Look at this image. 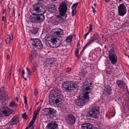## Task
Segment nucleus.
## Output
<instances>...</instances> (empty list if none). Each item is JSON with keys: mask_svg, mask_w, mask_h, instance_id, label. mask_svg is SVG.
Segmentation results:
<instances>
[{"mask_svg": "<svg viewBox=\"0 0 129 129\" xmlns=\"http://www.w3.org/2000/svg\"><path fill=\"white\" fill-rule=\"evenodd\" d=\"M57 40L58 41L56 38L53 37L50 40H47V42L50 47L53 48H56L59 46L61 44V42L59 41L58 39Z\"/></svg>", "mask_w": 129, "mask_h": 129, "instance_id": "obj_7", "label": "nucleus"}, {"mask_svg": "<svg viewBox=\"0 0 129 129\" xmlns=\"http://www.w3.org/2000/svg\"><path fill=\"white\" fill-rule=\"evenodd\" d=\"M11 9L10 7H9L8 8V12L9 13Z\"/></svg>", "mask_w": 129, "mask_h": 129, "instance_id": "obj_54", "label": "nucleus"}, {"mask_svg": "<svg viewBox=\"0 0 129 129\" xmlns=\"http://www.w3.org/2000/svg\"><path fill=\"white\" fill-rule=\"evenodd\" d=\"M109 58L111 63L113 65H116L117 61V57L113 49H110L109 51Z\"/></svg>", "mask_w": 129, "mask_h": 129, "instance_id": "obj_8", "label": "nucleus"}, {"mask_svg": "<svg viewBox=\"0 0 129 129\" xmlns=\"http://www.w3.org/2000/svg\"><path fill=\"white\" fill-rule=\"evenodd\" d=\"M71 68H69L66 69V71L67 72H70L71 70Z\"/></svg>", "mask_w": 129, "mask_h": 129, "instance_id": "obj_51", "label": "nucleus"}, {"mask_svg": "<svg viewBox=\"0 0 129 129\" xmlns=\"http://www.w3.org/2000/svg\"><path fill=\"white\" fill-rule=\"evenodd\" d=\"M89 32H87V33H86L84 36V37H83V39H86V37L87 36V35L89 34Z\"/></svg>", "mask_w": 129, "mask_h": 129, "instance_id": "obj_50", "label": "nucleus"}, {"mask_svg": "<svg viewBox=\"0 0 129 129\" xmlns=\"http://www.w3.org/2000/svg\"><path fill=\"white\" fill-rule=\"evenodd\" d=\"M62 86L65 91L72 92L77 89L78 86L77 83L71 81H66L62 84Z\"/></svg>", "mask_w": 129, "mask_h": 129, "instance_id": "obj_2", "label": "nucleus"}, {"mask_svg": "<svg viewBox=\"0 0 129 129\" xmlns=\"http://www.w3.org/2000/svg\"><path fill=\"white\" fill-rule=\"evenodd\" d=\"M93 12L94 13H95V10L94 9L93 10Z\"/></svg>", "mask_w": 129, "mask_h": 129, "instance_id": "obj_62", "label": "nucleus"}, {"mask_svg": "<svg viewBox=\"0 0 129 129\" xmlns=\"http://www.w3.org/2000/svg\"><path fill=\"white\" fill-rule=\"evenodd\" d=\"M76 118L75 116L72 114L67 115L66 119L67 122L70 125H73L75 123Z\"/></svg>", "mask_w": 129, "mask_h": 129, "instance_id": "obj_13", "label": "nucleus"}, {"mask_svg": "<svg viewBox=\"0 0 129 129\" xmlns=\"http://www.w3.org/2000/svg\"><path fill=\"white\" fill-rule=\"evenodd\" d=\"M99 107L94 106L89 110L88 113V116L92 118H97L99 114Z\"/></svg>", "mask_w": 129, "mask_h": 129, "instance_id": "obj_4", "label": "nucleus"}, {"mask_svg": "<svg viewBox=\"0 0 129 129\" xmlns=\"http://www.w3.org/2000/svg\"><path fill=\"white\" fill-rule=\"evenodd\" d=\"M18 122V118L15 117H14L10 121L9 123L11 125L16 124Z\"/></svg>", "mask_w": 129, "mask_h": 129, "instance_id": "obj_25", "label": "nucleus"}, {"mask_svg": "<svg viewBox=\"0 0 129 129\" xmlns=\"http://www.w3.org/2000/svg\"><path fill=\"white\" fill-rule=\"evenodd\" d=\"M43 3V0H39L38 2L37 3H38V4L39 5H40V6H41L42 7L43 5L42 4Z\"/></svg>", "mask_w": 129, "mask_h": 129, "instance_id": "obj_38", "label": "nucleus"}, {"mask_svg": "<svg viewBox=\"0 0 129 129\" xmlns=\"http://www.w3.org/2000/svg\"><path fill=\"white\" fill-rule=\"evenodd\" d=\"M105 0V2L106 3L110 1V0Z\"/></svg>", "mask_w": 129, "mask_h": 129, "instance_id": "obj_57", "label": "nucleus"}, {"mask_svg": "<svg viewBox=\"0 0 129 129\" xmlns=\"http://www.w3.org/2000/svg\"><path fill=\"white\" fill-rule=\"evenodd\" d=\"M37 117V116H36L34 115L32 118V120L31 121L35 122L36 120Z\"/></svg>", "mask_w": 129, "mask_h": 129, "instance_id": "obj_47", "label": "nucleus"}, {"mask_svg": "<svg viewBox=\"0 0 129 129\" xmlns=\"http://www.w3.org/2000/svg\"><path fill=\"white\" fill-rule=\"evenodd\" d=\"M67 6V4L63 2L60 4L58 9L60 16H64L68 10Z\"/></svg>", "mask_w": 129, "mask_h": 129, "instance_id": "obj_9", "label": "nucleus"}, {"mask_svg": "<svg viewBox=\"0 0 129 129\" xmlns=\"http://www.w3.org/2000/svg\"><path fill=\"white\" fill-rule=\"evenodd\" d=\"M38 30L39 29L38 28L34 27L30 30V32L33 34H36L38 33Z\"/></svg>", "mask_w": 129, "mask_h": 129, "instance_id": "obj_27", "label": "nucleus"}, {"mask_svg": "<svg viewBox=\"0 0 129 129\" xmlns=\"http://www.w3.org/2000/svg\"><path fill=\"white\" fill-rule=\"evenodd\" d=\"M46 127L48 129H58V124L55 121H51L47 125Z\"/></svg>", "mask_w": 129, "mask_h": 129, "instance_id": "obj_17", "label": "nucleus"}, {"mask_svg": "<svg viewBox=\"0 0 129 129\" xmlns=\"http://www.w3.org/2000/svg\"><path fill=\"white\" fill-rule=\"evenodd\" d=\"M40 13L36 14L33 13L30 16L29 19L32 23H37L42 22L45 19L44 14L45 12H42Z\"/></svg>", "mask_w": 129, "mask_h": 129, "instance_id": "obj_3", "label": "nucleus"}, {"mask_svg": "<svg viewBox=\"0 0 129 129\" xmlns=\"http://www.w3.org/2000/svg\"><path fill=\"white\" fill-rule=\"evenodd\" d=\"M48 8L51 11L55 10L56 9L55 5L52 4H49L48 5Z\"/></svg>", "mask_w": 129, "mask_h": 129, "instance_id": "obj_26", "label": "nucleus"}, {"mask_svg": "<svg viewBox=\"0 0 129 129\" xmlns=\"http://www.w3.org/2000/svg\"><path fill=\"white\" fill-rule=\"evenodd\" d=\"M22 76L23 78L25 80H27L26 78H25L24 76V75L25 74V71L24 70H23L21 72Z\"/></svg>", "mask_w": 129, "mask_h": 129, "instance_id": "obj_40", "label": "nucleus"}, {"mask_svg": "<svg viewBox=\"0 0 129 129\" xmlns=\"http://www.w3.org/2000/svg\"><path fill=\"white\" fill-rule=\"evenodd\" d=\"M61 16L60 15L55 16L51 21L52 23L55 25H57L59 23L63 22L64 20Z\"/></svg>", "mask_w": 129, "mask_h": 129, "instance_id": "obj_14", "label": "nucleus"}, {"mask_svg": "<svg viewBox=\"0 0 129 129\" xmlns=\"http://www.w3.org/2000/svg\"><path fill=\"white\" fill-rule=\"evenodd\" d=\"M31 21L30 20V21H27V23L28 24V23H31Z\"/></svg>", "mask_w": 129, "mask_h": 129, "instance_id": "obj_63", "label": "nucleus"}, {"mask_svg": "<svg viewBox=\"0 0 129 129\" xmlns=\"http://www.w3.org/2000/svg\"><path fill=\"white\" fill-rule=\"evenodd\" d=\"M92 85H89L87 86L85 88V90L86 91H88L89 90H91L92 88V86H91Z\"/></svg>", "mask_w": 129, "mask_h": 129, "instance_id": "obj_32", "label": "nucleus"}, {"mask_svg": "<svg viewBox=\"0 0 129 129\" xmlns=\"http://www.w3.org/2000/svg\"><path fill=\"white\" fill-rule=\"evenodd\" d=\"M82 129H94L92 124L90 123H86L81 125Z\"/></svg>", "mask_w": 129, "mask_h": 129, "instance_id": "obj_20", "label": "nucleus"}, {"mask_svg": "<svg viewBox=\"0 0 129 129\" xmlns=\"http://www.w3.org/2000/svg\"><path fill=\"white\" fill-rule=\"evenodd\" d=\"M34 122H33V121H31L29 123L28 126L27 127H28V128L29 127H30L32 126Z\"/></svg>", "mask_w": 129, "mask_h": 129, "instance_id": "obj_42", "label": "nucleus"}, {"mask_svg": "<svg viewBox=\"0 0 129 129\" xmlns=\"http://www.w3.org/2000/svg\"><path fill=\"white\" fill-rule=\"evenodd\" d=\"M85 74L86 72L84 70L82 69L79 73V75L81 77H84L85 76Z\"/></svg>", "mask_w": 129, "mask_h": 129, "instance_id": "obj_29", "label": "nucleus"}, {"mask_svg": "<svg viewBox=\"0 0 129 129\" xmlns=\"http://www.w3.org/2000/svg\"><path fill=\"white\" fill-rule=\"evenodd\" d=\"M24 103L26 105L27 104V98L25 96H24Z\"/></svg>", "mask_w": 129, "mask_h": 129, "instance_id": "obj_48", "label": "nucleus"}, {"mask_svg": "<svg viewBox=\"0 0 129 129\" xmlns=\"http://www.w3.org/2000/svg\"><path fill=\"white\" fill-rule=\"evenodd\" d=\"M124 25L127 26H128L129 25V22L127 21H126L124 23Z\"/></svg>", "mask_w": 129, "mask_h": 129, "instance_id": "obj_52", "label": "nucleus"}, {"mask_svg": "<svg viewBox=\"0 0 129 129\" xmlns=\"http://www.w3.org/2000/svg\"><path fill=\"white\" fill-rule=\"evenodd\" d=\"M78 4V3H77L73 4L72 6V9L75 10Z\"/></svg>", "mask_w": 129, "mask_h": 129, "instance_id": "obj_33", "label": "nucleus"}, {"mask_svg": "<svg viewBox=\"0 0 129 129\" xmlns=\"http://www.w3.org/2000/svg\"><path fill=\"white\" fill-rule=\"evenodd\" d=\"M79 49L78 48H77V49L75 51V56L77 57V58H78L79 57Z\"/></svg>", "mask_w": 129, "mask_h": 129, "instance_id": "obj_37", "label": "nucleus"}, {"mask_svg": "<svg viewBox=\"0 0 129 129\" xmlns=\"http://www.w3.org/2000/svg\"><path fill=\"white\" fill-rule=\"evenodd\" d=\"M9 106L10 107H15L17 106L16 105L15 103V102L14 101H12L10 102L9 105Z\"/></svg>", "mask_w": 129, "mask_h": 129, "instance_id": "obj_30", "label": "nucleus"}, {"mask_svg": "<svg viewBox=\"0 0 129 129\" xmlns=\"http://www.w3.org/2000/svg\"><path fill=\"white\" fill-rule=\"evenodd\" d=\"M15 8H13V13L14 15V16L15 15Z\"/></svg>", "mask_w": 129, "mask_h": 129, "instance_id": "obj_53", "label": "nucleus"}, {"mask_svg": "<svg viewBox=\"0 0 129 129\" xmlns=\"http://www.w3.org/2000/svg\"><path fill=\"white\" fill-rule=\"evenodd\" d=\"M11 113V110L7 106H4L0 110V116L1 117L7 116Z\"/></svg>", "mask_w": 129, "mask_h": 129, "instance_id": "obj_11", "label": "nucleus"}, {"mask_svg": "<svg viewBox=\"0 0 129 129\" xmlns=\"http://www.w3.org/2000/svg\"><path fill=\"white\" fill-rule=\"evenodd\" d=\"M44 115H46L48 117L52 118L55 117L56 115V111L53 108H46L43 110Z\"/></svg>", "mask_w": 129, "mask_h": 129, "instance_id": "obj_5", "label": "nucleus"}, {"mask_svg": "<svg viewBox=\"0 0 129 129\" xmlns=\"http://www.w3.org/2000/svg\"><path fill=\"white\" fill-rule=\"evenodd\" d=\"M79 98L76 100L75 101V104L78 106H82L84 104H85V103L82 101H81Z\"/></svg>", "mask_w": 129, "mask_h": 129, "instance_id": "obj_24", "label": "nucleus"}, {"mask_svg": "<svg viewBox=\"0 0 129 129\" xmlns=\"http://www.w3.org/2000/svg\"><path fill=\"white\" fill-rule=\"evenodd\" d=\"M64 99L63 95L58 89H54L50 91L49 96V102L50 104H57Z\"/></svg>", "mask_w": 129, "mask_h": 129, "instance_id": "obj_1", "label": "nucleus"}, {"mask_svg": "<svg viewBox=\"0 0 129 129\" xmlns=\"http://www.w3.org/2000/svg\"><path fill=\"white\" fill-rule=\"evenodd\" d=\"M16 100L17 102H18V97H17L16 98Z\"/></svg>", "mask_w": 129, "mask_h": 129, "instance_id": "obj_60", "label": "nucleus"}, {"mask_svg": "<svg viewBox=\"0 0 129 129\" xmlns=\"http://www.w3.org/2000/svg\"><path fill=\"white\" fill-rule=\"evenodd\" d=\"M5 41L6 43H9L10 42L9 38H7L5 40Z\"/></svg>", "mask_w": 129, "mask_h": 129, "instance_id": "obj_49", "label": "nucleus"}, {"mask_svg": "<svg viewBox=\"0 0 129 129\" xmlns=\"http://www.w3.org/2000/svg\"><path fill=\"white\" fill-rule=\"evenodd\" d=\"M72 10V12L71 14L72 16H73L76 14V10Z\"/></svg>", "mask_w": 129, "mask_h": 129, "instance_id": "obj_41", "label": "nucleus"}, {"mask_svg": "<svg viewBox=\"0 0 129 129\" xmlns=\"http://www.w3.org/2000/svg\"><path fill=\"white\" fill-rule=\"evenodd\" d=\"M96 5V3H94V4H93V6H94V8H95V7Z\"/></svg>", "mask_w": 129, "mask_h": 129, "instance_id": "obj_61", "label": "nucleus"}, {"mask_svg": "<svg viewBox=\"0 0 129 129\" xmlns=\"http://www.w3.org/2000/svg\"><path fill=\"white\" fill-rule=\"evenodd\" d=\"M80 46V44L79 43V41L78 42V44L77 45V47H79Z\"/></svg>", "mask_w": 129, "mask_h": 129, "instance_id": "obj_56", "label": "nucleus"}, {"mask_svg": "<svg viewBox=\"0 0 129 129\" xmlns=\"http://www.w3.org/2000/svg\"><path fill=\"white\" fill-rule=\"evenodd\" d=\"M26 69L28 73L27 77H29L31 75V72L30 70L28 68H26Z\"/></svg>", "mask_w": 129, "mask_h": 129, "instance_id": "obj_36", "label": "nucleus"}, {"mask_svg": "<svg viewBox=\"0 0 129 129\" xmlns=\"http://www.w3.org/2000/svg\"><path fill=\"white\" fill-rule=\"evenodd\" d=\"M40 110V108H38L36 110H35L33 114L34 115L36 116H37V115L39 114Z\"/></svg>", "mask_w": 129, "mask_h": 129, "instance_id": "obj_31", "label": "nucleus"}, {"mask_svg": "<svg viewBox=\"0 0 129 129\" xmlns=\"http://www.w3.org/2000/svg\"><path fill=\"white\" fill-rule=\"evenodd\" d=\"M29 44L30 46L33 48H36L38 49H41L43 48V46L41 41L38 39H31Z\"/></svg>", "mask_w": 129, "mask_h": 129, "instance_id": "obj_6", "label": "nucleus"}, {"mask_svg": "<svg viewBox=\"0 0 129 129\" xmlns=\"http://www.w3.org/2000/svg\"><path fill=\"white\" fill-rule=\"evenodd\" d=\"M55 61L56 60L54 58L47 59L45 60V65L46 67H51L52 65L55 64Z\"/></svg>", "mask_w": 129, "mask_h": 129, "instance_id": "obj_16", "label": "nucleus"}, {"mask_svg": "<svg viewBox=\"0 0 129 129\" xmlns=\"http://www.w3.org/2000/svg\"><path fill=\"white\" fill-rule=\"evenodd\" d=\"M4 16H3V17H2V21H3V20H4Z\"/></svg>", "mask_w": 129, "mask_h": 129, "instance_id": "obj_64", "label": "nucleus"}, {"mask_svg": "<svg viewBox=\"0 0 129 129\" xmlns=\"http://www.w3.org/2000/svg\"><path fill=\"white\" fill-rule=\"evenodd\" d=\"M10 40H12L13 39V37L12 36V37H10V38H9Z\"/></svg>", "mask_w": 129, "mask_h": 129, "instance_id": "obj_58", "label": "nucleus"}, {"mask_svg": "<svg viewBox=\"0 0 129 129\" xmlns=\"http://www.w3.org/2000/svg\"><path fill=\"white\" fill-rule=\"evenodd\" d=\"M92 25L91 24H90L89 25V31H88V32H89V33L90 32H91L92 31Z\"/></svg>", "mask_w": 129, "mask_h": 129, "instance_id": "obj_45", "label": "nucleus"}, {"mask_svg": "<svg viewBox=\"0 0 129 129\" xmlns=\"http://www.w3.org/2000/svg\"><path fill=\"white\" fill-rule=\"evenodd\" d=\"M104 88L103 92V94L106 95H110L111 91L112 90L111 86L108 85L105 86Z\"/></svg>", "mask_w": 129, "mask_h": 129, "instance_id": "obj_18", "label": "nucleus"}, {"mask_svg": "<svg viewBox=\"0 0 129 129\" xmlns=\"http://www.w3.org/2000/svg\"><path fill=\"white\" fill-rule=\"evenodd\" d=\"M89 93V92L86 91L84 93L80 94L79 98L85 103L89 101V97L88 94Z\"/></svg>", "mask_w": 129, "mask_h": 129, "instance_id": "obj_15", "label": "nucleus"}, {"mask_svg": "<svg viewBox=\"0 0 129 129\" xmlns=\"http://www.w3.org/2000/svg\"><path fill=\"white\" fill-rule=\"evenodd\" d=\"M34 95L35 96L37 95L38 94V91L36 88H35L34 90Z\"/></svg>", "mask_w": 129, "mask_h": 129, "instance_id": "obj_44", "label": "nucleus"}, {"mask_svg": "<svg viewBox=\"0 0 129 129\" xmlns=\"http://www.w3.org/2000/svg\"><path fill=\"white\" fill-rule=\"evenodd\" d=\"M32 10L31 13H35L36 14L40 13H42V11L43 12H45V13L46 12V10L43 9L42 8V7L39 5L38 3H36L35 5H32Z\"/></svg>", "mask_w": 129, "mask_h": 129, "instance_id": "obj_10", "label": "nucleus"}, {"mask_svg": "<svg viewBox=\"0 0 129 129\" xmlns=\"http://www.w3.org/2000/svg\"><path fill=\"white\" fill-rule=\"evenodd\" d=\"M126 8L123 4H120L118 7V14L120 16H123L126 13Z\"/></svg>", "mask_w": 129, "mask_h": 129, "instance_id": "obj_12", "label": "nucleus"}, {"mask_svg": "<svg viewBox=\"0 0 129 129\" xmlns=\"http://www.w3.org/2000/svg\"><path fill=\"white\" fill-rule=\"evenodd\" d=\"M6 9H4L2 11V14H4L5 13V12H6Z\"/></svg>", "mask_w": 129, "mask_h": 129, "instance_id": "obj_55", "label": "nucleus"}, {"mask_svg": "<svg viewBox=\"0 0 129 129\" xmlns=\"http://www.w3.org/2000/svg\"><path fill=\"white\" fill-rule=\"evenodd\" d=\"M22 118L25 119H27V116L26 115V113H24L22 115Z\"/></svg>", "mask_w": 129, "mask_h": 129, "instance_id": "obj_35", "label": "nucleus"}, {"mask_svg": "<svg viewBox=\"0 0 129 129\" xmlns=\"http://www.w3.org/2000/svg\"><path fill=\"white\" fill-rule=\"evenodd\" d=\"M92 83H88V82L87 81H86L84 82L83 84V85L84 86H88L89 85H92Z\"/></svg>", "mask_w": 129, "mask_h": 129, "instance_id": "obj_34", "label": "nucleus"}, {"mask_svg": "<svg viewBox=\"0 0 129 129\" xmlns=\"http://www.w3.org/2000/svg\"><path fill=\"white\" fill-rule=\"evenodd\" d=\"M7 57L8 59H9V58L10 57L9 55H7Z\"/></svg>", "mask_w": 129, "mask_h": 129, "instance_id": "obj_59", "label": "nucleus"}, {"mask_svg": "<svg viewBox=\"0 0 129 129\" xmlns=\"http://www.w3.org/2000/svg\"><path fill=\"white\" fill-rule=\"evenodd\" d=\"M11 77V73H10L9 74L8 76V77L7 78V81H10V78Z\"/></svg>", "mask_w": 129, "mask_h": 129, "instance_id": "obj_43", "label": "nucleus"}, {"mask_svg": "<svg viewBox=\"0 0 129 129\" xmlns=\"http://www.w3.org/2000/svg\"><path fill=\"white\" fill-rule=\"evenodd\" d=\"M116 84L119 87L122 89H124L125 87H127L125 83H124L123 81L121 80L117 81Z\"/></svg>", "mask_w": 129, "mask_h": 129, "instance_id": "obj_19", "label": "nucleus"}, {"mask_svg": "<svg viewBox=\"0 0 129 129\" xmlns=\"http://www.w3.org/2000/svg\"><path fill=\"white\" fill-rule=\"evenodd\" d=\"M37 67L38 65L36 63H35L34 65V67L33 68V71L34 72L35 71L37 68Z\"/></svg>", "mask_w": 129, "mask_h": 129, "instance_id": "obj_39", "label": "nucleus"}, {"mask_svg": "<svg viewBox=\"0 0 129 129\" xmlns=\"http://www.w3.org/2000/svg\"><path fill=\"white\" fill-rule=\"evenodd\" d=\"M63 30L61 29H59L57 31H55L54 33V35L57 37H61V36L63 35Z\"/></svg>", "mask_w": 129, "mask_h": 129, "instance_id": "obj_22", "label": "nucleus"}, {"mask_svg": "<svg viewBox=\"0 0 129 129\" xmlns=\"http://www.w3.org/2000/svg\"><path fill=\"white\" fill-rule=\"evenodd\" d=\"M99 36L97 34H95L91 36L90 40L88 42L90 44L93 43L95 41L98 40L99 38Z\"/></svg>", "mask_w": 129, "mask_h": 129, "instance_id": "obj_21", "label": "nucleus"}, {"mask_svg": "<svg viewBox=\"0 0 129 129\" xmlns=\"http://www.w3.org/2000/svg\"><path fill=\"white\" fill-rule=\"evenodd\" d=\"M37 54V53L36 51L33 50L31 51L29 58V61L30 62H31L33 58L36 56Z\"/></svg>", "mask_w": 129, "mask_h": 129, "instance_id": "obj_23", "label": "nucleus"}, {"mask_svg": "<svg viewBox=\"0 0 129 129\" xmlns=\"http://www.w3.org/2000/svg\"><path fill=\"white\" fill-rule=\"evenodd\" d=\"M73 38V36L71 35L69 36H68L66 39V41L67 42L70 43L71 42Z\"/></svg>", "mask_w": 129, "mask_h": 129, "instance_id": "obj_28", "label": "nucleus"}, {"mask_svg": "<svg viewBox=\"0 0 129 129\" xmlns=\"http://www.w3.org/2000/svg\"><path fill=\"white\" fill-rule=\"evenodd\" d=\"M90 45L89 44H88V43H87L85 45L84 47L83 48L82 50L83 51L88 46V45Z\"/></svg>", "mask_w": 129, "mask_h": 129, "instance_id": "obj_46", "label": "nucleus"}]
</instances>
